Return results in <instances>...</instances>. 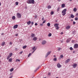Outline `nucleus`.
Returning <instances> with one entry per match:
<instances>
[{
	"mask_svg": "<svg viewBox=\"0 0 78 78\" xmlns=\"http://www.w3.org/2000/svg\"><path fill=\"white\" fill-rule=\"evenodd\" d=\"M27 3L28 4H34V0H28L27 2Z\"/></svg>",
	"mask_w": 78,
	"mask_h": 78,
	"instance_id": "obj_1",
	"label": "nucleus"
},
{
	"mask_svg": "<svg viewBox=\"0 0 78 78\" xmlns=\"http://www.w3.org/2000/svg\"><path fill=\"white\" fill-rule=\"evenodd\" d=\"M32 50H33V51L32 52V53H33L34 52L36 51V49H37V48H36V46H34L32 48Z\"/></svg>",
	"mask_w": 78,
	"mask_h": 78,
	"instance_id": "obj_2",
	"label": "nucleus"
},
{
	"mask_svg": "<svg viewBox=\"0 0 78 78\" xmlns=\"http://www.w3.org/2000/svg\"><path fill=\"white\" fill-rule=\"evenodd\" d=\"M16 16L17 18H21L22 15L19 13H17V14Z\"/></svg>",
	"mask_w": 78,
	"mask_h": 78,
	"instance_id": "obj_3",
	"label": "nucleus"
},
{
	"mask_svg": "<svg viewBox=\"0 0 78 78\" xmlns=\"http://www.w3.org/2000/svg\"><path fill=\"white\" fill-rule=\"evenodd\" d=\"M50 53H51V51H49L47 52L45 56V58H47V57L48 56V55H50Z\"/></svg>",
	"mask_w": 78,
	"mask_h": 78,
	"instance_id": "obj_4",
	"label": "nucleus"
},
{
	"mask_svg": "<svg viewBox=\"0 0 78 78\" xmlns=\"http://www.w3.org/2000/svg\"><path fill=\"white\" fill-rule=\"evenodd\" d=\"M74 49H76L78 48V44H75L74 45Z\"/></svg>",
	"mask_w": 78,
	"mask_h": 78,
	"instance_id": "obj_5",
	"label": "nucleus"
},
{
	"mask_svg": "<svg viewBox=\"0 0 78 78\" xmlns=\"http://www.w3.org/2000/svg\"><path fill=\"white\" fill-rule=\"evenodd\" d=\"M70 58H68L67 60H66L65 61V64H67L68 63L70 62Z\"/></svg>",
	"mask_w": 78,
	"mask_h": 78,
	"instance_id": "obj_6",
	"label": "nucleus"
},
{
	"mask_svg": "<svg viewBox=\"0 0 78 78\" xmlns=\"http://www.w3.org/2000/svg\"><path fill=\"white\" fill-rule=\"evenodd\" d=\"M73 68H76L77 66V64L76 63H74L73 65Z\"/></svg>",
	"mask_w": 78,
	"mask_h": 78,
	"instance_id": "obj_7",
	"label": "nucleus"
},
{
	"mask_svg": "<svg viewBox=\"0 0 78 78\" xmlns=\"http://www.w3.org/2000/svg\"><path fill=\"white\" fill-rule=\"evenodd\" d=\"M62 66L60 65V63H58L57 64V66L58 67V68H61L62 67Z\"/></svg>",
	"mask_w": 78,
	"mask_h": 78,
	"instance_id": "obj_8",
	"label": "nucleus"
},
{
	"mask_svg": "<svg viewBox=\"0 0 78 78\" xmlns=\"http://www.w3.org/2000/svg\"><path fill=\"white\" fill-rule=\"evenodd\" d=\"M37 40V37H34L33 39V41H36Z\"/></svg>",
	"mask_w": 78,
	"mask_h": 78,
	"instance_id": "obj_9",
	"label": "nucleus"
},
{
	"mask_svg": "<svg viewBox=\"0 0 78 78\" xmlns=\"http://www.w3.org/2000/svg\"><path fill=\"white\" fill-rule=\"evenodd\" d=\"M47 43V42L45 40H43V41L42 43V44L43 45H44V44H45L46 43Z\"/></svg>",
	"mask_w": 78,
	"mask_h": 78,
	"instance_id": "obj_10",
	"label": "nucleus"
},
{
	"mask_svg": "<svg viewBox=\"0 0 78 78\" xmlns=\"http://www.w3.org/2000/svg\"><path fill=\"white\" fill-rule=\"evenodd\" d=\"M70 26H68L66 27V30H69L70 28Z\"/></svg>",
	"mask_w": 78,
	"mask_h": 78,
	"instance_id": "obj_11",
	"label": "nucleus"
},
{
	"mask_svg": "<svg viewBox=\"0 0 78 78\" xmlns=\"http://www.w3.org/2000/svg\"><path fill=\"white\" fill-rule=\"evenodd\" d=\"M70 40H71V38H69L67 39L66 40V42H67V43L69 42L70 41Z\"/></svg>",
	"mask_w": 78,
	"mask_h": 78,
	"instance_id": "obj_12",
	"label": "nucleus"
},
{
	"mask_svg": "<svg viewBox=\"0 0 78 78\" xmlns=\"http://www.w3.org/2000/svg\"><path fill=\"white\" fill-rule=\"evenodd\" d=\"M17 27H18V25H16L14 26L13 28H14V29H16V28H17Z\"/></svg>",
	"mask_w": 78,
	"mask_h": 78,
	"instance_id": "obj_13",
	"label": "nucleus"
},
{
	"mask_svg": "<svg viewBox=\"0 0 78 78\" xmlns=\"http://www.w3.org/2000/svg\"><path fill=\"white\" fill-rule=\"evenodd\" d=\"M66 11H67V9H65L62 11V12L66 13Z\"/></svg>",
	"mask_w": 78,
	"mask_h": 78,
	"instance_id": "obj_14",
	"label": "nucleus"
},
{
	"mask_svg": "<svg viewBox=\"0 0 78 78\" xmlns=\"http://www.w3.org/2000/svg\"><path fill=\"white\" fill-rule=\"evenodd\" d=\"M5 45V42L3 41L1 44L2 46H4Z\"/></svg>",
	"mask_w": 78,
	"mask_h": 78,
	"instance_id": "obj_15",
	"label": "nucleus"
},
{
	"mask_svg": "<svg viewBox=\"0 0 78 78\" xmlns=\"http://www.w3.org/2000/svg\"><path fill=\"white\" fill-rule=\"evenodd\" d=\"M35 37V34H32L31 35V37Z\"/></svg>",
	"mask_w": 78,
	"mask_h": 78,
	"instance_id": "obj_16",
	"label": "nucleus"
},
{
	"mask_svg": "<svg viewBox=\"0 0 78 78\" xmlns=\"http://www.w3.org/2000/svg\"><path fill=\"white\" fill-rule=\"evenodd\" d=\"M47 8L48 9H51V5H48V6Z\"/></svg>",
	"mask_w": 78,
	"mask_h": 78,
	"instance_id": "obj_17",
	"label": "nucleus"
},
{
	"mask_svg": "<svg viewBox=\"0 0 78 78\" xmlns=\"http://www.w3.org/2000/svg\"><path fill=\"white\" fill-rule=\"evenodd\" d=\"M27 25H30V24H31V21H28V22H27Z\"/></svg>",
	"mask_w": 78,
	"mask_h": 78,
	"instance_id": "obj_18",
	"label": "nucleus"
},
{
	"mask_svg": "<svg viewBox=\"0 0 78 78\" xmlns=\"http://www.w3.org/2000/svg\"><path fill=\"white\" fill-rule=\"evenodd\" d=\"M54 26L56 27L58 26V23H55L54 24Z\"/></svg>",
	"mask_w": 78,
	"mask_h": 78,
	"instance_id": "obj_19",
	"label": "nucleus"
},
{
	"mask_svg": "<svg viewBox=\"0 0 78 78\" xmlns=\"http://www.w3.org/2000/svg\"><path fill=\"white\" fill-rule=\"evenodd\" d=\"M27 45H25V46H24L23 47V49H25V48H27Z\"/></svg>",
	"mask_w": 78,
	"mask_h": 78,
	"instance_id": "obj_20",
	"label": "nucleus"
},
{
	"mask_svg": "<svg viewBox=\"0 0 78 78\" xmlns=\"http://www.w3.org/2000/svg\"><path fill=\"white\" fill-rule=\"evenodd\" d=\"M60 7H58L57 9V12H59V10L60 9Z\"/></svg>",
	"mask_w": 78,
	"mask_h": 78,
	"instance_id": "obj_21",
	"label": "nucleus"
},
{
	"mask_svg": "<svg viewBox=\"0 0 78 78\" xmlns=\"http://www.w3.org/2000/svg\"><path fill=\"white\" fill-rule=\"evenodd\" d=\"M62 16H63L65 15L66 14V13H64V12H62Z\"/></svg>",
	"mask_w": 78,
	"mask_h": 78,
	"instance_id": "obj_22",
	"label": "nucleus"
},
{
	"mask_svg": "<svg viewBox=\"0 0 78 78\" xmlns=\"http://www.w3.org/2000/svg\"><path fill=\"white\" fill-rule=\"evenodd\" d=\"M77 9H76V8H74L73 9V11L74 12H76V11Z\"/></svg>",
	"mask_w": 78,
	"mask_h": 78,
	"instance_id": "obj_23",
	"label": "nucleus"
},
{
	"mask_svg": "<svg viewBox=\"0 0 78 78\" xmlns=\"http://www.w3.org/2000/svg\"><path fill=\"white\" fill-rule=\"evenodd\" d=\"M12 20H14V19H16V17L15 16H13L12 17Z\"/></svg>",
	"mask_w": 78,
	"mask_h": 78,
	"instance_id": "obj_24",
	"label": "nucleus"
},
{
	"mask_svg": "<svg viewBox=\"0 0 78 78\" xmlns=\"http://www.w3.org/2000/svg\"><path fill=\"white\" fill-rule=\"evenodd\" d=\"M65 7V4H62V8H64Z\"/></svg>",
	"mask_w": 78,
	"mask_h": 78,
	"instance_id": "obj_25",
	"label": "nucleus"
},
{
	"mask_svg": "<svg viewBox=\"0 0 78 78\" xmlns=\"http://www.w3.org/2000/svg\"><path fill=\"white\" fill-rule=\"evenodd\" d=\"M9 56L10 57H11V56H12V53H9Z\"/></svg>",
	"mask_w": 78,
	"mask_h": 78,
	"instance_id": "obj_26",
	"label": "nucleus"
},
{
	"mask_svg": "<svg viewBox=\"0 0 78 78\" xmlns=\"http://www.w3.org/2000/svg\"><path fill=\"white\" fill-rule=\"evenodd\" d=\"M12 59L11 58H10L9 59V62H11V61H12Z\"/></svg>",
	"mask_w": 78,
	"mask_h": 78,
	"instance_id": "obj_27",
	"label": "nucleus"
},
{
	"mask_svg": "<svg viewBox=\"0 0 78 78\" xmlns=\"http://www.w3.org/2000/svg\"><path fill=\"white\" fill-rule=\"evenodd\" d=\"M11 58V57L9 56V55H8V57H7V59H9V58Z\"/></svg>",
	"mask_w": 78,
	"mask_h": 78,
	"instance_id": "obj_28",
	"label": "nucleus"
},
{
	"mask_svg": "<svg viewBox=\"0 0 78 78\" xmlns=\"http://www.w3.org/2000/svg\"><path fill=\"white\" fill-rule=\"evenodd\" d=\"M53 61H57V58H54L53 59Z\"/></svg>",
	"mask_w": 78,
	"mask_h": 78,
	"instance_id": "obj_29",
	"label": "nucleus"
},
{
	"mask_svg": "<svg viewBox=\"0 0 78 78\" xmlns=\"http://www.w3.org/2000/svg\"><path fill=\"white\" fill-rule=\"evenodd\" d=\"M47 25L48 26V27H50V23H48L47 24Z\"/></svg>",
	"mask_w": 78,
	"mask_h": 78,
	"instance_id": "obj_30",
	"label": "nucleus"
},
{
	"mask_svg": "<svg viewBox=\"0 0 78 78\" xmlns=\"http://www.w3.org/2000/svg\"><path fill=\"white\" fill-rule=\"evenodd\" d=\"M32 54H33V53H32H32H30L28 55V57H30V56H31Z\"/></svg>",
	"mask_w": 78,
	"mask_h": 78,
	"instance_id": "obj_31",
	"label": "nucleus"
},
{
	"mask_svg": "<svg viewBox=\"0 0 78 78\" xmlns=\"http://www.w3.org/2000/svg\"><path fill=\"white\" fill-rule=\"evenodd\" d=\"M17 61H18V62H20V60L19 59H16V62H17Z\"/></svg>",
	"mask_w": 78,
	"mask_h": 78,
	"instance_id": "obj_32",
	"label": "nucleus"
},
{
	"mask_svg": "<svg viewBox=\"0 0 78 78\" xmlns=\"http://www.w3.org/2000/svg\"><path fill=\"white\" fill-rule=\"evenodd\" d=\"M48 37H51V33H49L48 35Z\"/></svg>",
	"mask_w": 78,
	"mask_h": 78,
	"instance_id": "obj_33",
	"label": "nucleus"
},
{
	"mask_svg": "<svg viewBox=\"0 0 78 78\" xmlns=\"http://www.w3.org/2000/svg\"><path fill=\"white\" fill-rule=\"evenodd\" d=\"M70 16L71 18H74V16H73V15H71Z\"/></svg>",
	"mask_w": 78,
	"mask_h": 78,
	"instance_id": "obj_34",
	"label": "nucleus"
},
{
	"mask_svg": "<svg viewBox=\"0 0 78 78\" xmlns=\"http://www.w3.org/2000/svg\"><path fill=\"white\" fill-rule=\"evenodd\" d=\"M14 70V69L13 68H12L10 69V72H12Z\"/></svg>",
	"mask_w": 78,
	"mask_h": 78,
	"instance_id": "obj_35",
	"label": "nucleus"
},
{
	"mask_svg": "<svg viewBox=\"0 0 78 78\" xmlns=\"http://www.w3.org/2000/svg\"><path fill=\"white\" fill-rule=\"evenodd\" d=\"M54 14V12L53 11H51V15H53Z\"/></svg>",
	"mask_w": 78,
	"mask_h": 78,
	"instance_id": "obj_36",
	"label": "nucleus"
},
{
	"mask_svg": "<svg viewBox=\"0 0 78 78\" xmlns=\"http://www.w3.org/2000/svg\"><path fill=\"white\" fill-rule=\"evenodd\" d=\"M15 4L16 5H19V2H16L15 3Z\"/></svg>",
	"mask_w": 78,
	"mask_h": 78,
	"instance_id": "obj_37",
	"label": "nucleus"
},
{
	"mask_svg": "<svg viewBox=\"0 0 78 78\" xmlns=\"http://www.w3.org/2000/svg\"><path fill=\"white\" fill-rule=\"evenodd\" d=\"M59 29V27H58V26L56 27V30H58V29Z\"/></svg>",
	"mask_w": 78,
	"mask_h": 78,
	"instance_id": "obj_38",
	"label": "nucleus"
},
{
	"mask_svg": "<svg viewBox=\"0 0 78 78\" xmlns=\"http://www.w3.org/2000/svg\"><path fill=\"white\" fill-rule=\"evenodd\" d=\"M60 58H63V55H62L60 56Z\"/></svg>",
	"mask_w": 78,
	"mask_h": 78,
	"instance_id": "obj_39",
	"label": "nucleus"
},
{
	"mask_svg": "<svg viewBox=\"0 0 78 78\" xmlns=\"http://www.w3.org/2000/svg\"><path fill=\"white\" fill-rule=\"evenodd\" d=\"M78 20V17H76L75 18V20Z\"/></svg>",
	"mask_w": 78,
	"mask_h": 78,
	"instance_id": "obj_40",
	"label": "nucleus"
},
{
	"mask_svg": "<svg viewBox=\"0 0 78 78\" xmlns=\"http://www.w3.org/2000/svg\"><path fill=\"white\" fill-rule=\"evenodd\" d=\"M69 50H73V48H72V47H71L69 48Z\"/></svg>",
	"mask_w": 78,
	"mask_h": 78,
	"instance_id": "obj_41",
	"label": "nucleus"
},
{
	"mask_svg": "<svg viewBox=\"0 0 78 78\" xmlns=\"http://www.w3.org/2000/svg\"><path fill=\"white\" fill-rule=\"evenodd\" d=\"M60 50H61V48H59L58 49V51H60Z\"/></svg>",
	"mask_w": 78,
	"mask_h": 78,
	"instance_id": "obj_42",
	"label": "nucleus"
},
{
	"mask_svg": "<svg viewBox=\"0 0 78 78\" xmlns=\"http://www.w3.org/2000/svg\"><path fill=\"white\" fill-rule=\"evenodd\" d=\"M31 23L32 25H33L34 24V22H33V21Z\"/></svg>",
	"mask_w": 78,
	"mask_h": 78,
	"instance_id": "obj_43",
	"label": "nucleus"
},
{
	"mask_svg": "<svg viewBox=\"0 0 78 78\" xmlns=\"http://www.w3.org/2000/svg\"><path fill=\"white\" fill-rule=\"evenodd\" d=\"M46 22V20H44V21H43V23H45Z\"/></svg>",
	"mask_w": 78,
	"mask_h": 78,
	"instance_id": "obj_44",
	"label": "nucleus"
},
{
	"mask_svg": "<svg viewBox=\"0 0 78 78\" xmlns=\"http://www.w3.org/2000/svg\"><path fill=\"white\" fill-rule=\"evenodd\" d=\"M9 44L10 45H12V42H10L9 43Z\"/></svg>",
	"mask_w": 78,
	"mask_h": 78,
	"instance_id": "obj_45",
	"label": "nucleus"
},
{
	"mask_svg": "<svg viewBox=\"0 0 78 78\" xmlns=\"http://www.w3.org/2000/svg\"><path fill=\"white\" fill-rule=\"evenodd\" d=\"M40 26H42H42H43V23H41L40 24Z\"/></svg>",
	"mask_w": 78,
	"mask_h": 78,
	"instance_id": "obj_46",
	"label": "nucleus"
},
{
	"mask_svg": "<svg viewBox=\"0 0 78 78\" xmlns=\"http://www.w3.org/2000/svg\"><path fill=\"white\" fill-rule=\"evenodd\" d=\"M72 43H74V42H75V41H74V40H72Z\"/></svg>",
	"mask_w": 78,
	"mask_h": 78,
	"instance_id": "obj_47",
	"label": "nucleus"
},
{
	"mask_svg": "<svg viewBox=\"0 0 78 78\" xmlns=\"http://www.w3.org/2000/svg\"><path fill=\"white\" fill-rule=\"evenodd\" d=\"M75 23H76L75 22V21H73V24L75 25Z\"/></svg>",
	"mask_w": 78,
	"mask_h": 78,
	"instance_id": "obj_48",
	"label": "nucleus"
},
{
	"mask_svg": "<svg viewBox=\"0 0 78 78\" xmlns=\"http://www.w3.org/2000/svg\"><path fill=\"white\" fill-rule=\"evenodd\" d=\"M16 36H18V34H15Z\"/></svg>",
	"mask_w": 78,
	"mask_h": 78,
	"instance_id": "obj_49",
	"label": "nucleus"
},
{
	"mask_svg": "<svg viewBox=\"0 0 78 78\" xmlns=\"http://www.w3.org/2000/svg\"><path fill=\"white\" fill-rule=\"evenodd\" d=\"M22 53H23V51H22L20 52V54H22Z\"/></svg>",
	"mask_w": 78,
	"mask_h": 78,
	"instance_id": "obj_50",
	"label": "nucleus"
},
{
	"mask_svg": "<svg viewBox=\"0 0 78 78\" xmlns=\"http://www.w3.org/2000/svg\"><path fill=\"white\" fill-rule=\"evenodd\" d=\"M76 32L75 31H73V34H74V33H75Z\"/></svg>",
	"mask_w": 78,
	"mask_h": 78,
	"instance_id": "obj_51",
	"label": "nucleus"
},
{
	"mask_svg": "<svg viewBox=\"0 0 78 78\" xmlns=\"http://www.w3.org/2000/svg\"><path fill=\"white\" fill-rule=\"evenodd\" d=\"M35 26H36L37 25V23H35Z\"/></svg>",
	"mask_w": 78,
	"mask_h": 78,
	"instance_id": "obj_52",
	"label": "nucleus"
},
{
	"mask_svg": "<svg viewBox=\"0 0 78 78\" xmlns=\"http://www.w3.org/2000/svg\"><path fill=\"white\" fill-rule=\"evenodd\" d=\"M42 20H44V17L42 18Z\"/></svg>",
	"mask_w": 78,
	"mask_h": 78,
	"instance_id": "obj_53",
	"label": "nucleus"
},
{
	"mask_svg": "<svg viewBox=\"0 0 78 78\" xmlns=\"http://www.w3.org/2000/svg\"><path fill=\"white\" fill-rule=\"evenodd\" d=\"M50 74H51V73H48V75H50Z\"/></svg>",
	"mask_w": 78,
	"mask_h": 78,
	"instance_id": "obj_54",
	"label": "nucleus"
},
{
	"mask_svg": "<svg viewBox=\"0 0 78 78\" xmlns=\"http://www.w3.org/2000/svg\"><path fill=\"white\" fill-rule=\"evenodd\" d=\"M4 34H3V33H2V34H1V35H2V36H3V35Z\"/></svg>",
	"mask_w": 78,
	"mask_h": 78,
	"instance_id": "obj_55",
	"label": "nucleus"
},
{
	"mask_svg": "<svg viewBox=\"0 0 78 78\" xmlns=\"http://www.w3.org/2000/svg\"><path fill=\"white\" fill-rule=\"evenodd\" d=\"M60 34H61V35L62 34H63V32H62Z\"/></svg>",
	"mask_w": 78,
	"mask_h": 78,
	"instance_id": "obj_56",
	"label": "nucleus"
},
{
	"mask_svg": "<svg viewBox=\"0 0 78 78\" xmlns=\"http://www.w3.org/2000/svg\"><path fill=\"white\" fill-rule=\"evenodd\" d=\"M12 76H11L9 78H12Z\"/></svg>",
	"mask_w": 78,
	"mask_h": 78,
	"instance_id": "obj_57",
	"label": "nucleus"
},
{
	"mask_svg": "<svg viewBox=\"0 0 78 78\" xmlns=\"http://www.w3.org/2000/svg\"><path fill=\"white\" fill-rule=\"evenodd\" d=\"M61 0H58V2H60V1H61Z\"/></svg>",
	"mask_w": 78,
	"mask_h": 78,
	"instance_id": "obj_58",
	"label": "nucleus"
},
{
	"mask_svg": "<svg viewBox=\"0 0 78 78\" xmlns=\"http://www.w3.org/2000/svg\"><path fill=\"white\" fill-rule=\"evenodd\" d=\"M72 0H69V2H72Z\"/></svg>",
	"mask_w": 78,
	"mask_h": 78,
	"instance_id": "obj_59",
	"label": "nucleus"
},
{
	"mask_svg": "<svg viewBox=\"0 0 78 78\" xmlns=\"http://www.w3.org/2000/svg\"><path fill=\"white\" fill-rule=\"evenodd\" d=\"M76 16H78V13L76 14Z\"/></svg>",
	"mask_w": 78,
	"mask_h": 78,
	"instance_id": "obj_60",
	"label": "nucleus"
},
{
	"mask_svg": "<svg viewBox=\"0 0 78 78\" xmlns=\"http://www.w3.org/2000/svg\"><path fill=\"white\" fill-rule=\"evenodd\" d=\"M1 2H0V6H1Z\"/></svg>",
	"mask_w": 78,
	"mask_h": 78,
	"instance_id": "obj_61",
	"label": "nucleus"
},
{
	"mask_svg": "<svg viewBox=\"0 0 78 78\" xmlns=\"http://www.w3.org/2000/svg\"><path fill=\"white\" fill-rule=\"evenodd\" d=\"M75 51H73V53H75Z\"/></svg>",
	"mask_w": 78,
	"mask_h": 78,
	"instance_id": "obj_62",
	"label": "nucleus"
},
{
	"mask_svg": "<svg viewBox=\"0 0 78 78\" xmlns=\"http://www.w3.org/2000/svg\"><path fill=\"white\" fill-rule=\"evenodd\" d=\"M54 57H56V55H54Z\"/></svg>",
	"mask_w": 78,
	"mask_h": 78,
	"instance_id": "obj_63",
	"label": "nucleus"
},
{
	"mask_svg": "<svg viewBox=\"0 0 78 78\" xmlns=\"http://www.w3.org/2000/svg\"><path fill=\"white\" fill-rule=\"evenodd\" d=\"M56 78H59L58 77H56Z\"/></svg>",
	"mask_w": 78,
	"mask_h": 78,
	"instance_id": "obj_64",
	"label": "nucleus"
}]
</instances>
